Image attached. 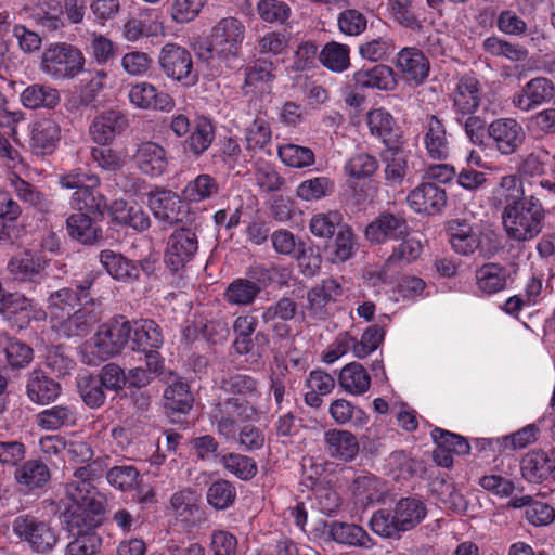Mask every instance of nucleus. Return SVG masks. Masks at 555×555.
I'll use <instances>...</instances> for the list:
<instances>
[{
  "instance_id": "obj_1",
  "label": "nucleus",
  "mask_w": 555,
  "mask_h": 555,
  "mask_svg": "<svg viewBox=\"0 0 555 555\" xmlns=\"http://www.w3.org/2000/svg\"><path fill=\"white\" fill-rule=\"evenodd\" d=\"M94 477L91 465L81 466L66 485L64 522L76 538L68 543L65 555H94L101 546L94 528L102 522L104 507L93 485Z\"/></svg>"
},
{
  "instance_id": "obj_2",
  "label": "nucleus",
  "mask_w": 555,
  "mask_h": 555,
  "mask_svg": "<svg viewBox=\"0 0 555 555\" xmlns=\"http://www.w3.org/2000/svg\"><path fill=\"white\" fill-rule=\"evenodd\" d=\"M245 37V26L236 17L229 16L217 21L205 44L196 49V56L210 67H230L238 57Z\"/></svg>"
},
{
  "instance_id": "obj_3",
  "label": "nucleus",
  "mask_w": 555,
  "mask_h": 555,
  "mask_svg": "<svg viewBox=\"0 0 555 555\" xmlns=\"http://www.w3.org/2000/svg\"><path fill=\"white\" fill-rule=\"evenodd\" d=\"M131 322L122 317L99 326L95 335L81 349L83 361L95 365L118 354L130 340Z\"/></svg>"
},
{
  "instance_id": "obj_4",
  "label": "nucleus",
  "mask_w": 555,
  "mask_h": 555,
  "mask_svg": "<svg viewBox=\"0 0 555 555\" xmlns=\"http://www.w3.org/2000/svg\"><path fill=\"white\" fill-rule=\"evenodd\" d=\"M545 210L534 196H528L521 203L504 206L502 222L509 238L526 242L537 237L542 229Z\"/></svg>"
},
{
  "instance_id": "obj_5",
  "label": "nucleus",
  "mask_w": 555,
  "mask_h": 555,
  "mask_svg": "<svg viewBox=\"0 0 555 555\" xmlns=\"http://www.w3.org/2000/svg\"><path fill=\"white\" fill-rule=\"evenodd\" d=\"M447 234L453 251L462 256L486 255L494 243V232L481 221L450 220Z\"/></svg>"
},
{
  "instance_id": "obj_6",
  "label": "nucleus",
  "mask_w": 555,
  "mask_h": 555,
  "mask_svg": "<svg viewBox=\"0 0 555 555\" xmlns=\"http://www.w3.org/2000/svg\"><path fill=\"white\" fill-rule=\"evenodd\" d=\"M256 409L249 401H240L238 398H219V401L209 412L211 424L217 433L225 440L236 439L242 422L253 420Z\"/></svg>"
},
{
  "instance_id": "obj_7",
  "label": "nucleus",
  "mask_w": 555,
  "mask_h": 555,
  "mask_svg": "<svg viewBox=\"0 0 555 555\" xmlns=\"http://www.w3.org/2000/svg\"><path fill=\"white\" fill-rule=\"evenodd\" d=\"M387 494V485L370 473L358 475L349 486V500L357 512L383 503Z\"/></svg>"
},
{
  "instance_id": "obj_8",
  "label": "nucleus",
  "mask_w": 555,
  "mask_h": 555,
  "mask_svg": "<svg viewBox=\"0 0 555 555\" xmlns=\"http://www.w3.org/2000/svg\"><path fill=\"white\" fill-rule=\"evenodd\" d=\"M422 249L423 246L418 238L409 237L403 240V242L393 249L382 269L367 271L366 280L373 286L388 282L401 264H408L417 259Z\"/></svg>"
},
{
  "instance_id": "obj_9",
  "label": "nucleus",
  "mask_w": 555,
  "mask_h": 555,
  "mask_svg": "<svg viewBox=\"0 0 555 555\" xmlns=\"http://www.w3.org/2000/svg\"><path fill=\"white\" fill-rule=\"evenodd\" d=\"M198 250L196 233L189 228L176 230L168 238L165 262L172 271L182 269Z\"/></svg>"
},
{
  "instance_id": "obj_10",
  "label": "nucleus",
  "mask_w": 555,
  "mask_h": 555,
  "mask_svg": "<svg viewBox=\"0 0 555 555\" xmlns=\"http://www.w3.org/2000/svg\"><path fill=\"white\" fill-rule=\"evenodd\" d=\"M133 350L146 353L149 364L152 365L153 361L156 365L151 367L154 372L160 369L158 353L155 351L163 344V337L157 324L153 320H139L131 323V334L129 340Z\"/></svg>"
},
{
  "instance_id": "obj_11",
  "label": "nucleus",
  "mask_w": 555,
  "mask_h": 555,
  "mask_svg": "<svg viewBox=\"0 0 555 555\" xmlns=\"http://www.w3.org/2000/svg\"><path fill=\"white\" fill-rule=\"evenodd\" d=\"M122 37L135 42L143 37H158L165 34V27L159 11L142 9L135 15L129 16L121 26Z\"/></svg>"
},
{
  "instance_id": "obj_12",
  "label": "nucleus",
  "mask_w": 555,
  "mask_h": 555,
  "mask_svg": "<svg viewBox=\"0 0 555 555\" xmlns=\"http://www.w3.org/2000/svg\"><path fill=\"white\" fill-rule=\"evenodd\" d=\"M13 531L39 553L52 550L57 542V537L52 528L27 516L17 517L13 521Z\"/></svg>"
},
{
  "instance_id": "obj_13",
  "label": "nucleus",
  "mask_w": 555,
  "mask_h": 555,
  "mask_svg": "<svg viewBox=\"0 0 555 555\" xmlns=\"http://www.w3.org/2000/svg\"><path fill=\"white\" fill-rule=\"evenodd\" d=\"M423 145L430 159L446 160L450 155V134L444 124L435 115L427 116L424 120Z\"/></svg>"
},
{
  "instance_id": "obj_14",
  "label": "nucleus",
  "mask_w": 555,
  "mask_h": 555,
  "mask_svg": "<svg viewBox=\"0 0 555 555\" xmlns=\"http://www.w3.org/2000/svg\"><path fill=\"white\" fill-rule=\"evenodd\" d=\"M488 133L496 150L503 155L516 152L525 140L524 128L513 118L492 121L488 127Z\"/></svg>"
},
{
  "instance_id": "obj_15",
  "label": "nucleus",
  "mask_w": 555,
  "mask_h": 555,
  "mask_svg": "<svg viewBox=\"0 0 555 555\" xmlns=\"http://www.w3.org/2000/svg\"><path fill=\"white\" fill-rule=\"evenodd\" d=\"M99 320L98 313L93 309V304H83L78 309L68 312L66 317L51 325V328L64 337H74L86 335L92 325Z\"/></svg>"
},
{
  "instance_id": "obj_16",
  "label": "nucleus",
  "mask_w": 555,
  "mask_h": 555,
  "mask_svg": "<svg viewBox=\"0 0 555 555\" xmlns=\"http://www.w3.org/2000/svg\"><path fill=\"white\" fill-rule=\"evenodd\" d=\"M408 234V225L402 217L392 214H382L367 224L365 237L375 244H382L388 240H401Z\"/></svg>"
},
{
  "instance_id": "obj_17",
  "label": "nucleus",
  "mask_w": 555,
  "mask_h": 555,
  "mask_svg": "<svg viewBox=\"0 0 555 555\" xmlns=\"http://www.w3.org/2000/svg\"><path fill=\"white\" fill-rule=\"evenodd\" d=\"M400 72H356L354 81L359 87L376 88L379 90H392ZM404 79L413 86L422 83L427 78L428 72H401Z\"/></svg>"
},
{
  "instance_id": "obj_18",
  "label": "nucleus",
  "mask_w": 555,
  "mask_h": 555,
  "mask_svg": "<svg viewBox=\"0 0 555 555\" xmlns=\"http://www.w3.org/2000/svg\"><path fill=\"white\" fill-rule=\"evenodd\" d=\"M406 201L415 212L433 215L446 206L447 194L434 183H423L410 192Z\"/></svg>"
},
{
  "instance_id": "obj_19",
  "label": "nucleus",
  "mask_w": 555,
  "mask_h": 555,
  "mask_svg": "<svg viewBox=\"0 0 555 555\" xmlns=\"http://www.w3.org/2000/svg\"><path fill=\"white\" fill-rule=\"evenodd\" d=\"M46 69H82L85 56L75 46L61 42L50 44L42 54Z\"/></svg>"
},
{
  "instance_id": "obj_20",
  "label": "nucleus",
  "mask_w": 555,
  "mask_h": 555,
  "mask_svg": "<svg viewBox=\"0 0 555 555\" xmlns=\"http://www.w3.org/2000/svg\"><path fill=\"white\" fill-rule=\"evenodd\" d=\"M133 159L138 169L151 177L162 176L168 166L165 149L158 143L144 141L135 150Z\"/></svg>"
},
{
  "instance_id": "obj_21",
  "label": "nucleus",
  "mask_w": 555,
  "mask_h": 555,
  "mask_svg": "<svg viewBox=\"0 0 555 555\" xmlns=\"http://www.w3.org/2000/svg\"><path fill=\"white\" fill-rule=\"evenodd\" d=\"M111 221L118 225L130 227L135 231H144L150 228V218L135 203L124 199H115L106 210Z\"/></svg>"
},
{
  "instance_id": "obj_22",
  "label": "nucleus",
  "mask_w": 555,
  "mask_h": 555,
  "mask_svg": "<svg viewBox=\"0 0 555 555\" xmlns=\"http://www.w3.org/2000/svg\"><path fill=\"white\" fill-rule=\"evenodd\" d=\"M555 88L553 83L546 78L531 79L522 90L513 96V104L524 111L528 112L538 105L553 99Z\"/></svg>"
},
{
  "instance_id": "obj_23",
  "label": "nucleus",
  "mask_w": 555,
  "mask_h": 555,
  "mask_svg": "<svg viewBox=\"0 0 555 555\" xmlns=\"http://www.w3.org/2000/svg\"><path fill=\"white\" fill-rule=\"evenodd\" d=\"M0 314L7 320L18 318L21 324L28 323L30 320H40L46 318L42 309H35L30 299L20 293L5 294L0 302Z\"/></svg>"
},
{
  "instance_id": "obj_24",
  "label": "nucleus",
  "mask_w": 555,
  "mask_h": 555,
  "mask_svg": "<svg viewBox=\"0 0 555 555\" xmlns=\"http://www.w3.org/2000/svg\"><path fill=\"white\" fill-rule=\"evenodd\" d=\"M60 127L51 119H38L30 125V149L36 155L51 154L60 140Z\"/></svg>"
},
{
  "instance_id": "obj_25",
  "label": "nucleus",
  "mask_w": 555,
  "mask_h": 555,
  "mask_svg": "<svg viewBox=\"0 0 555 555\" xmlns=\"http://www.w3.org/2000/svg\"><path fill=\"white\" fill-rule=\"evenodd\" d=\"M128 125L126 116L118 111H108L94 118L90 126L92 140L101 145L111 142Z\"/></svg>"
},
{
  "instance_id": "obj_26",
  "label": "nucleus",
  "mask_w": 555,
  "mask_h": 555,
  "mask_svg": "<svg viewBox=\"0 0 555 555\" xmlns=\"http://www.w3.org/2000/svg\"><path fill=\"white\" fill-rule=\"evenodd\" d=\"M131 104L141 109H159L170 112L173 106V100L165 93H157L155 88L149 83H138L129 91Z\"/></svg>"
},
{
  "instance_id": "obj_27",
  "label": "nucleus",
  "mask_w": 555,
  "mask_h": 555,
  "mask_svg": "<svg viewBox=\"0 0 555 555\" xmlns=\"http://www.w3.org/2000/svg\"><path fill=\"white\" fill-rule=\"evenodd\" d=\"M44 267L46 261L31 251L21 253L12 257L8 263L10 274L20 282H36Z\"/></svg>"
},
{
  "instance_id": "obj_28",
  "label": "nucleus",
  "mask_w": 555,
  "mask_h": 555,
  "mask_svg": "<svg viewBox=\"0 0 555 555\" xmlns=\"http://www.w3.org/2000/svg\"><path fill=\"white\" fill-rule=\"evenodd\" d=\"M26 390L31 402L44 405L57 399L61 386L43 372L35 370L29 375Z\"/></svg>"
},
{
  "instance_id": "obj_29",
  "label": "nucleus",
  "mask_w": 555,
  "mask_h": 555,
  "mask_svg": "<svg viewBox=\"0 0 555 555\" xmlns=\"http://www.w3.org/2000/svg\"><path fill=\"white\" fill-rule=\"evenodd\" d=\"M78 412L75 404H57L42 410L36 415V424L44 430H57L75 426Z\"/></svg>"
},
{
  "instance_id": "obj_30",
  "label": "nucleus",
  "mask_w": 555,
  "mask_h": 555,
  "mask_svg": "<svg viewBox=\"0 0 555 555\" xmlns=\"http://www.w3.org/2000/svg\"><path fill=\"white\" fill-rule=\"evenodd\" d=\"M326 450L332 457L349 462L359 452V443L356 436L347 430L331 429L324 435Z\"/></svg>"
},
{
  "instance_id": "obj_31",
  "label": "nucleus",
  "mask_w": 555,
  "mask_h": 555,
  "mask_svg": "<svg viewBox=\"0 0 555 555\" xmlns=\"http://www.w3.org/2000/svg\"><path fill=\"white\" fill-rule=\"evenodd\" d=\"M147 205L155 218L171 222L178 219L181 199L169 190L156 189L149 193Z\"/></svg>"
},
{
  "instance_id": "obj_32",
  "label": "nucleus",
  "mask_w": 555,
  "mask_h": 555,
  "mask_svg": "<svg viewBox=\"0 0 555 555\" xmlns=\"http://www.w3.org/2000/svg\"><path fill=\"white\" fill-rule=\"evenodd\" d=\"M99 257L107 273L116 281L126 284H132L138 281V267L122 255L116 254L113 250H103Z\"/></svg>"
},
{
  "instance_id": "obj_33",
  "label": "nucleus",
  "mask_w": 555,
  "mask_h": 555,
  "mask_svg": "<svg viewBox=\"0 0 555 555\" xmlns=\"http://www.w3.org/2000/svg\"><path fill=\"white\" fill-rule=\"evenodd\" d=\"M343 295L341 285L334 279H325L307 294L309 310L314 315H323L328 304Z\"/></svg>"
},
{
  "instance_id": "obj_34",
  "label": "nucleus",
  "mask_w": 555,
  "mask_h": 555,
  "mask_svg": "<svg viewBox=\"0 0 555 555\" xmlns=\"http://www.w3.org/2000/svg\"><path fill=\"white\" fill-rule=\"evenodd\" d=\"M476 286L485 295L503 291L507 283L506 270L498 263H486L475 272Z\"/></svg>"
},
{
  "instance_id": "obj_35",
  "label": "nucleus",
  "mask_w": 555,
  "mask_h": 555,
  "mask_svg": "<svg viewBox=\"0 0 555 555\" xmlns=\"http://www.w3.org/2000/svg\"><path fill=\"white\" fill-rule=\"evenodd\" d=\"M68 235L82 244H93L101 236V229L93 222L87 212L72 214L66 220Z\"/></svg>"
},
{
  "instance_id": "obj_36",
  "label": "nucleus",
  "mask_w": 555,
  "mask_h": 555,
  "mask_svg": "<svg viewBox=\"0 0 555 555\" xmlns=\"http://www.w3.org/2000/svg\"><path fill=\"white\" fill-rule=\"evenodd\" d=\"M80 300V296L72 288H61L51 293L47 300V311H44L46 317L50 319V324L59 323V320L72 312Z\"/></svg>"
},
{
  "instance_id": "obj_37",
  "label": "nucleus",
  "mask_w": 555,
  "mask_h": 555,
  "mask_svg": "<svg viewBox=\"0 0 555 555\" xmlns=\"http://www.w3.org/2000/svg\"><path fill=\"white\" fill-rule=\"evenodd\" d=\"M548 451L533 450L521 461V474L530 482H540L552 478Z\"/></svg>"
},
{
  "instance_id": "obj_38",
  "label": "nucleus",
  "mask_w": 555,
  "mask_h": 555,
  "mask_svg": "<svg viewBox=\"0 0 555 555\" xmlns=\"http://www.w3.org/2000/svg\"><path fill=\"white\" fill-rule=\"evenodd\" d=\"M338 383L348 393L360 396L369 390L371 378L362 364L351 362L341 369Z\"/></svg>"
},
{
  "instance_id": "obj_39",
  "label": "nucleus",
  "mask_w": 555,
  "mask_h": 555,
  "mask_svg": "<svg viewBox=\"0 0 555 555\" xmlns=\"http://www.w3.org/2000/svg\"><path fill=\"white\" fill-rule=\"evenodd\" d=\"M479 82L470 76L463 77L454 93V105L462 114H473L480 104Z\"/></svg>"
},
{
  "instance_id": "obj_40",
  "label": "nucleus",
  "mask_w": 555,
  "mask_h": 555,
  "mask_svg": "<svg viewBox=\"0 0 555 555\" xmlns=\"http://www.w3.org/2000/svg\"><path fill=\"white\" fill-rule=\"evenodd\" d=\"M395 513L401 531H406L414 528L425 518L427 508L420 499L404 498L397 503Z\"/></svg>"
},
{
  "instance_id": "obj_41",
  "label": "nucleus",
  "mask_w": 555,
  "mask_h": 555,
  "mask_svg": "<svg viewBox=\"0 0 555 555\" xmlns=\"http://www.w3.org/2000/svg\"><path fill=\"white\" fill-rule=\"evenodd\" d=\"M384 163L387 183L392 186L401 185L409 172L408 153L398 146L388 147L384 155Z\"/></svg>"
},
{
  "instance_id": "obj_42",
  "label": "nucleus",
  "mask_w": 555,
  "mask_h": 555,
  "mask_svg": "<svg viewBox=\"0 0 555 555\" xmlns=\"http://www.w3.org/2000/svg\"><path fill=\"white\" fill-rule=\"evenodd\" d=\"M98 186H87L73 193L69 205L77 212H98L103 216L106 210V198L96 191Z\"/></svg>"
},
{
  "instance_id": "obj_43",
  "label": "nucleus",
  "mask_w": 555,
  "mask_h": 555,
  "mask_svg": "<svg viewBox=\"0 0 555 555\" xmlns=\"http://www.w3.org/2000/svg\"><path fill=\"white\" fill-rule=\"evenodd\" d=\"M330 535L340 544L370 548L372 541L367 532L354 524L335 521L330 527Z\"/></svg>"
},
{
  "instance_id": "obj_44",
  "label": "nucleus",
  "mask_w": 555,
  "mask_h": 555,
  "mask_svg": "<svg viewBox=\"0 0 555 555\" xmlns=\"http://www.w3.org/2000/svg\"><path fill=\"white\" fill-rule=\"evenodd\" d=\"M50 470L46 464L37 460L25 462L15 470V479L27 490L43 487L50 479Z\"/></svg>"
},
{
  "instance_id": "obj_45",
  "label": "nucleus",
  "mask_w": 555,
  "mask_h": 555,
  "mask_svg": "<svg viewBox=\"0 0 555 555\" xmlns=\"http://www.w3.org/2000/svg\"><path fill=\"white\" fill-rule=\"evenodd\" d=\"M0 350L4 352L8 364L13 369L27 366L33 360V349L7 333L0 332Z\"/></svg>"
},
{
  "instance_id": "obj_46",
  "label": "nucleus",
  "mask_w": 555,
  "mask_h": 555,
  "mask_svg": "<svg viewBox=\"0 0 555 555\" xmlns=\"http://www.w3.org/2000/svg\"><path fill=\"white\" fill-rule=\"evenodd\" d=\"M60 101L59 93L55 89L33 85L26 88L21 94V102L26 108H53Z\"/></svg>"
},
{
  "instance_id": "obj_47",
  "label": "nucleus",
  "mask_w": 555,
  "mask_h": 555,
  "mask_svg": "<svg viewBox=\"0 0 555 555\" xmlns=\"http://www.w3.org/2000/svg\"><path fill=\"white\" fill-rule=\"evenodd\" d=\"M259 293L258 283L246 279H236L227 287L224 298L231 305L247 306L254 302Z\"/></svg>"
},
{
  "instance_id": "obj_48",
  "label": "nucleus",
  "mask_w": 555,
  "mask_h": 555,
  "mask_svg": "<svg viewBox=\"0 0 555 555\" xmlns=\"http://www.w3.org/2000/svg\"><path fill=\"white\" fill-rule=\"evenodd\" d=\"M221 388L227 395L225 398H238L240 401L247 400L251 404L257 396L256 382L244 374H235L224 379Z\"/></svg>"
},
{
  "instance_id": "obj_49",
  "label": "nucleus",
  "mask_w": 555,
  "mask_h": 555,
  "mask_svg": "<svg viewBox=\"0 0 555 555\" xmlns=\"http://www.w3.org/2000/svg\"><path fill=\"white\" fill-rule=\"evenodd\" d=\"M334 191V182L327 177H314L301 181L297 189V196L305 202L319 201L330 196Z\"/></svg>"
},
{
  "instance_id": "obj_50",
  "label": "nucleus",
  "mask_w": 555,
  "mask_h": 555,
  "mask_svg": "<svg viewBox=\"0 0 555 555\" xmlns=\"http://www.w3.org/2000/svg\"><path fill=\"white\" fill-rule=\"evenodd\" d=\"M493 193L505 206L519 204L528 198L525 196L522 181L516 175L503 176Z\"/></svg>"
},
{
  "instance_id": "obj_51",
  "label": "nucleus",
  "mask_w": 555,
  "mask_h": 555,
  "mask_svg": "<svg viewBox=\"0 0 555 555\" xmlns=\"http://www.w3.org/2000/svg\"><path fill=\"white\" fill-rule=\"evenodd\" d=\"M198 495L191 489H183L172 494L170 508L181 521L188 522L198 512Z\"/></svg>"
},
{
  "instance_id": "obj_52",
  "label": "nucleus",
  "mask_w": 555,
  "mask_h": 555,
  "mask_svg": "<svg viewBox=\"0 0 555 555\" xmlns=\"http://www.w3.org/2000/svg\"><path fill=\"white\" fill-rule=\"evenodd\" d=\"M165 405L176 412H188L193 402L189 387L181 379L176 378L164 392Z\"/></svg>"
},
{
  "instance_id": "obj_53",
  "label": "nucleus",
  "mask_w": 555,
  "mask_h": 555,
  "mask_svg": "<svg viewBox=\"0 0 555 555\" xmlns=\"http://www.w3.org/2000/svg\"><path fill=\"white\" fill-rule=\"evenodd\" d=\"M377 168V159L364 152L354 154L344 165L345 173L357 180L373 176Z\"/></svg>"
},
{
  "instance_id": "obj_54",
  "label": "nucleus",
  "mask_w": 555,
  "mask_h": 555,
  "mask_svg": "<svg viewBox=\"0 0 555 555\" xmlns=\"http://www.w3.org/2000/svg\"><path fill=\"white\" fill-rule=\"evenodd\" d=\"M280 159L288 167L305 168L314 164V153L306 146L284 144L278 150Z\"/></svg>"
},
{
  "instance_id": "obj_55",
  "label": "nucleus",
  "mask_w": 555,
  "mask_h": 555,
  "mask_svg": "<svg viewBox=\"0 0 555 555\" xmlns=\"http://www.w3.org/2000/svg\"><path fill=\"white\" fill-rule=\"evenodd\" d=\"M159 64L163 69H191L192 59L186 49L168 43L160 50Z\"/></svg>"
},
{
  "instance_id": "obj_56",
  "label": "nucleus",
  "mask_w": 555,
  "mask_h": 555,
  "mask_svg": "<svg viewBox=\"0 0 555 555\" xmlns=\"http://www.w3.org/2000/svg\"><path fill=\"white\" fill-rule=\"evenodd\" d=\"M220 463L230 474L242 480H249L257 473L256 463L250 457L243 454H225L220 459Z\"/></svg>"
},
{
  "instance_id": "obj_57",
  "label": "nucleus",
  "mask_w": 555,
  "mask_h": 555,
  "mask_svg": "<svg viewBox=\"0 0 555 555\" xmlns=\"http://www.w3.org/2000/svg\"><path fill=\"white\" fill-rule=\"evenodd\" d=\"M101 386V382L95 376L86 374L79 376L77 380L78 391L89 408L96 409L104 403L105 395Z\"/></svg>"
},
{
  "instance_id": "obj_58",
  "label": "nucleus",
  "mask_w": 555,
  "mask_h": 555,
  "mask_svg": "<svg viewBox=\"0 0 555 555\" xmlns=\"http://www.w3.org/2000/svg\"><path fill=\"white\" fill-rule=\"evenodd\" d=\"M328 413L339 425L347 424L353 420L358 425H363L367 421L365 413L346 399L334 400L330 405Z\"/></svg>"
},
{
  "instance_id": "obj_59",
  "label": "nucleus",
  "mask_w": 555,
  "mask_h": 555,
  "mask_svg": "<svg viewBox=\"0 0 555 555\" xmlns=\"http://www.w3.org/2000/svg\"><path fill=\"white\" fill-rule=\"evenodd\" d=\"M366 122L371 134L380 139L387 145L395 127L392 116L384 108H376L367 113Z\"/></svg>"
},
{
  "instance_id": "obj_60",
  "label": "nucleus",
  "mask_w": 555,
  "mask_h": 555,
  "mask_svg": "<svg viewBox=\"0 0 555 555\" xmlns=\"http://www.w3.org/2000/svg\"><path fill=\"white\" fill-rule=\"evenodd\" d=\"M350 49L346 44L330 42L323 47L320 61L327 69H347Z\"/></svg>"
},
{
  "instance_id": "obj_61",
  "label": "nucleus",
  "mask_w": 555,
  "mask_h": 555,
  "mask_svg": "<svg viewBox=\"0 0 555 555\" xmlns=\"http://www.w3.org/2000/svg\"><path fill=\"white\" fill-rule=\"evenodd\" d=\"M9 183L16 197L31 207H40L44 202L43 194L33 184L25 181L17 173L9 176Z\"/></svg>"
},
{
  "instance_id": "obj_62",
  "label": "nucleus",
  "mask_w": 555,
  "mask_h": 555,
  "mask_svg": "<svg viewBox=\"0 0 555 555\" xmlns=\"http://www.w3.org/2000/svg\"><path fill=\"white\" fill-rule=\"evenodd\" d=\"M139 477L138 469L131 465L114 466L106 474L108 483L120 491H129L137 488Z\"/></svg>"
},
{
  "instance_id": "obj_63",
  "label": "nucleus",
  "mask_w": 555,
  "mask_h": 555,
  "mask_svg": "<svg viewBox=\"0 0 555 555\" xmlns=\"http://www.w3.org/2000/svg\"><path fill=\"white\" fill-rule=\"evenodd\" d=\"M218 192V184L209 175H199L190 181L183 190L184 197L191 202H201Z\"/></svg>"
},
{
  "instance_id": "obj_64",
  "label": "nucleus",
  "mask_w": 555,
  "mask_h": 555,
  "mask_svg": "<svg viewBox=\"0 0 555 555\" xmlns=\"http://www.w3.org/2000/svg\"><path fill=\"white\" fill-rule=\"evenodd\" d=\"M385 332L379 325H372L365 330L360 340L353 338L352 353L362 359L375 351L384 340Z\"/></svg>"
}]
</instances>
